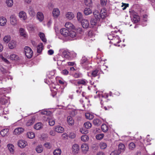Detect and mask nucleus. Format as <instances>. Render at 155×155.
<instances>
[{"instance_id":"7ed1b4c3","label":"nucleus","mask_w":155,"mask_h":155,"mask_svg":"<svg viewBox=\"0 0 155 155\" xmlns=\"http://www.w3.org/2000/svg\"><path fill=\"white\" fill-rule=\"evenodd\" d=\"M18 16L20 19L23 21H25L27 19L26 13L23 11H21L19 12L18 13Z\"/></svg>"},{"instance_id":"412c9836","label":"nucleus","mask_w":155,"mask_h":155,"mask_svg":"<svg viewBox=\"0 0 155 155\" xmlns=\"http://www.w3.org/2000/svg\"><path fill=\"white\" fill-rule=\"evenodd\" d=\"M93 14L94 17L97 20H100L101 18L100 12L97 10H94L93 12Z\"/></svg>"},{"instance_id":"dca6fc26","label":"nucleus","mask_w":155,"mask_h":155,"mask_svg":"<svg viewBox=\"0 0 155 155\" xmlns=\"http://www.w3.org/2000/svg\"><path fill=\"white\" fill-rule=\"evenodd\" d=\"M81 21V24L84 28H87L89 26V22L88 20L86 19H83Z\"/></svg>"},{"instance_id":"0e129e2a","label":"nucleus","mask_w":155,"mask_h":155,"mask_svg":"<svg viewBox=\"0 0 155 155\" xmlns=\"http://www.w3.org/2000/svg\"><path fill=\"white\" fill-rule=\"evenodd\" d=\"M97 19H92L91 20V25H95L97 22Z\"/></svg>"},{"instance_id":"bb28decb","label":"nucleus","mask_w":155,"mask_h":155,"mask_svg":"<svg viewBox=\"0 0 155 155\" xmlns=\"http://www.w3.org/2000/svg\"><path fill=\"white\" fill-rule=\"evenodd\" d=\"M16 42L15 41L12 40L8 44V46L9 48L12 49L15 48L16 45Z\"/></svg>"},{"instance_id":"c85d7f7f","label":"nucleus","mask_w":155,"mask_h":155,"mask_svg":"<svg viewBox=\"0 0 155 155\" xmlns=\"http://www.w3.org/2000/svg\"><path fill=\"white\" fill-rule=\"evenodd\" d=\"M65 26L68 29H74L75 27L70 22H67L65 25Z\"/></svg>"},{"instance_id":"ea45409f","label":"nucleus","mask_w":155,"mask_h":155,"mask_svg":"<svg viewBox=\"0 0 155 155\" xmlns=\"http://www.w3.org/2000/svg\"><path fill=\"white\" fill-rule=\"evenodd\" d=\"M43 48V46L42 43H40L37 47V51L38 53H41Z\"/></svg>"},{"instance_id":"338daca9","label":"nucleus","mask_w":155,"mask_h":155,"mask_svg":"<svg viewBox=\"0 0 155 155\" xmlns=\"http://www.w3.org/2000/svg\"><path fill=\"white\" fill-rule=\"evenodd\" d=\"M122 5L121 7H123L122 9L124 10L126 9V8L128 7L129 4H125L123 3H122Z\"/></svg>"},{"instance_id":"f3484780","label":"nucleus","mask_w":155,"mask_h":155,"mask_svg":"<svg viewBox=\"0 0 155 155\" xmlns=\"http://www.w3.org/2000/svg\"><path fill=\"white\" fill-rule=\"evenodd\" d=\"M8 97L3 96L0 97V104L4 105L8 102Z\"/></svg>"},{"instance_id":"4d7b16f0","label":"nucleus","mask_w":155,"mask_h":155,"mask_svg":"<svg viewBox=\"0 0 155 155\" xmlns=\"http://www.w3.org/2000/svg\"><path fill=\"white\" fill-rule=\"evenodd\" d=\"M101 129L103 132H106L108 130V127L106 125L103 124L101 126Z\"/></svg>"},{"instance_id":"2eb2a0df","label":"nucleus","mask_w":155,"mask_h":155,"mask_svg":"<svg viewBox=\"0 0 155 155\" xmlns=\"http://www.w3.org/2000/svg\"><path fill=\"white\" fill-rule=\"evenodd\" d=\"M77 81L78 84H82L84 86L87 85L88 83L87 81L84 79L78 80Z\"/></svg>"},{"instance_id":"39448f33","label":"nucleus","mask_w":155,"mask_h":155,"mask_svg":"<svg viewBox=\"0 0 155 155\" xmlns=\"http://www.w3.org/2000/svg\"><path fill=\"white\" fill-rule=\"evenodd\" d=\"M46 118L47 119L49 124L51 126H53L55 124V120L53 117L51 116H46Z\"/></svg>"},{"instance_id":"3c124183","label":"nucleus","mask_w":155,"mask_h":155,"mask_svg":"<svg viewBox=\"0 0 155 155\" xmlns=\"http://www.w3.org/2000/svg\"><path fill=\"white\" fill-rule=\"evenodd\" d=\"M93 123L95 125H98L101 124V122L98 119H95L93 121Z\"/></svg>"},{"instance_id":"423d86ee","label":"nucleus","mask_w":155,"mask_h":155,"mask_svg":"<svg viewBox=\"0 0 155 155\" xmlns=\"http://www.w3.org/2000/svg\"><path fill=\"white\" fill-rule=\"evenodd\" d=\"M88 59L87 58L85 57H82L81 60V63L84 68L88 69L85 66L86 64H88Z\"/></svg>"},{"instance_id":"c03bdc74","label":"nucleus","mask_w":155,"mask_h":155,"mask_svg":"<svg viewBox=\"0 0 155 155\" xmlns=\"http://www.w3.org/2000/svg\"><path fill=\"white\" fill-rule=\"evenodd\" d=\"M85 115L86 118L89 120H91L94 118L93 115L89 113H85Z\"/></svg>"},{"instance_id":"49530a36","label":"nucleus","mask_w":155,"mask_h":155,"mask_svg":"<svg viewBox=\"0 0 155 155\" xmlns=\"http://www.w3.org/2000/svg\"><path fill=\"white\" fill-rule=\"evenodd\" d=\"M70 53L66 51H64L63 52L62 56L65 58H68L69 57Z\"/></svg>"},{"instance_id":"5701e85b","label":"nucleus","mask_w":155,"mask_h":155,"mask_svg":"<svg viewBox=\"0 0 155 155\" xmlns=\"http://www.w3.org/2000/svg\"><path fill=\"white\" fill-rule=\"evenodd\" d=\"M27 145V142L24 140H21L18 142V145L21 148H24Z\"/></svg>"},{"instance_id":"a18cd8bd","label":"nucleus","mask_w":155,"mask_h":155,"mask_svg":"<svg viewBox=\"0 0 155 155\" xmlns=\"http://www.w3.org/2000/svg\"><path fill=\"white\" fill-rule=\"evenodd\" d=\"M11 39V37L10 35H7L5 36L3 38L4 41L6 43H8Z\"/></svg>"},{"instance_id":"f8f14e48","label":"nucleus","mask_w":155,"mask_h":155,"mask_svg":"<svg viewBox=\"0 0 155 155\" xmlns=\"http://www.w3.org/2000/svg\"><path fill=\"white\" fill-rule=\"evenodd\" d=\"M118 149L117 150L119 153L123 152L125 150V147L124 144L120 143L118 145Z\"/></svg>"},{"instance_id":"2f4dec72","label":"nucleus","mask_w":155,"mask_h":155,"mask_svg":"<svg viewBox=\"0 0 155 155\" xmlns=\"http://www.w3.org/2000/svg\"><path fill=\"white\" fill-rule=\"evenodd\" d=\"M67 121L69 125L72 126L74 124V120L72 117L71 116L67 117Z\"/></svg>"},{"instance_id":"f257e3e1","label":"nucleus","mask_w":155,"mask_h":155,"mask_svg":"<svg viewBox=\"0 0 155 155\" xmlns=\"http://www.w3.org/2000/svg\"><path fill=\"white\" fill-rule=\"evenodd\" d=\"M2 60L7 63L8 65L7 66H2L1 65H0V71L2 72L4 74H6L8 72L9 73L8 71V70L11 68V65L9 64V61L6 58H4L3 57H2Z\"/></svg>"},{"instance_id":"680f3d73","label":"nucleus","mask_w":155,"mask_h":155,"mask_svg":"<svg viewBox=\"0 0 155 155\" xmlns=\"http://www.w3.org/2000/svg\"><path fill=\"white\" fill-rule=\"evenodd\" d=\"M107 0H100L101 4L103 6H105L107 4Z\"/></svg>"},{"instance_id":"603ef678","label":"nucleus","mask_w":155,"mask_h":155,"mask_svg":"<svg viewBox=\"0 0 155 155\" xmlns=\"http://www.w3.org/2000/svg\"><path fill=\"white\" fill-rule=\"evenodd\" d=\"M84 126L86 128L89 129L91 127L92 125L91 123L87 122L84 123Z\"/></svg>"},{"instance_id":"f03ea898","label":"nucleus","mask_w":155,"mask_h":155,"mask_svg":"<svg viewBox=\"0 0 155 155\" xmlns=\"http://www.w3.org/2000/svg\"><path fill=\"white\" fill-rule=\"evenodd\" d=\"M25 54L28 58H31L33 54L31 49L28 47H25L24 48Z\"/></svg>"},{"instance_id":"4c0bfd02","label":"nucleus","mask_w":155,"mask_h":155,"mask_svg":"<svg viewBox=\"0 0 155 155\" xmlns=\"http://www.w3.org/2000/svg\"><path fill=\"white\" fill-rule=\"evenodd\" d=\"M69 35H68V38H74L76 35V33L73 30L69 31Z\"/></svg>"},{"instance_id":"13d9d810","label":"nucleus","mask_w":155,"mask_h":155,"mask_svg":"<svg viewBox=\"0 0 155 155\" xmlns=\"http://www.w3.org/2000/svg\"><path fill=\"white\" fill-rule=\"evenodd\" d=\"M104 137V135L103 134H97L96 136V138L98 140H101Z\"/></svg>"},{"instance_id":"e433bc0d","label":"nucleus","mask_w":155,"mask_h":155,"mask_svg":"<svg viewBox=\"0 0 155 155\" xmlns=\"http://www.w3.org/2000/svg\"><path fill=\"white\" fill-rule=\"evenodd\" d=\"M38 35L42 41L43 42H46L47 41V39L45 37V35L44 33L41 32H40Z\"/></svg>"},{"instance_id":"79ce46f5","label":"nucleus","mask_w":155,"mask_h":155,"mask_svg":"<svg viewBox=\"0 0 155 155\" xmlns=\"http://www.w3.org/2000/svg\"><path fill=\"white\" fill-rule=\"evenodd\" d=\"M27 135L28 137L30 139H33L34 138L35 136V133L32 132H28Z\"/></svg>"},{"instance_id":"393cba45","label":"nucleus","mask_w":155,"mask_h":155,"mask_svg":"<svg viewBox=\"0 0 155 155\" xmlns=\"http://www.w3.org/2000/svg\"><path fill=\"white\" fill-rule=\"evenodd\" d=\"M7 19L4 17H0V25L1 26H5L7 22Z\"/></svg>"},{"instance_id":"de8ad7c7","label":"nucleus","mask_w":155,"mask_h":155,"mask_svg":"<svg viewBox=\"0 0 155 155\" xmlns=\"http://www.w3.org/2000/svg\"><path fill=\"white\" fill-rule=\"evenodd\" d=\"M83 18V15L80 12H78L77 14V18L78 20L79 21H81Z\"/></svg>"},{"instance_id":"aec40b11","label":"nucleus","mask_w":155,"mask_h":155,"mask_svg":"<svg viewBox=\"0 0 155 155\" xmlns=\"http://www.w3.org/2000/svg\"><path fill=\"white\" fill-rule=\"evenodd\" d=\"M28 13L31 16H34L35 15V12L34 8L31 6H29L28 9Z\"/></svg>"},{"instance_id":"1a4fd4ad","label":"nucleus","mask_w":155,"mask_h":155,"mask_svg":"<svg viewBox=\"0 0 155 155\" xmlns=\"http://www.w3.org/2000/svg\"><path fill=\"white\" fill-rule=\"evenodd\" d=\"M19 33L20 35L23 37L26 38L28 37V34L25 30L22 28H20L19 29Z\"/></svg>"},{"instance_id":"0eeeda50","label":"nucleus","mask_w":155,"mask_h":155,"mask_svg":"<svg viewBox=\"0 0 155 155\" xmlns=\"http://www.w3.org/2000/svg\"><path fill=\"white\" fill-rule=\"evenodd\" d=\"M81 148L83 153H86L88 150L89 146L87 144L84 143L81 145Z\"/></svg>"},{"instance_id":"37998d69","label":"nucleus","mask_w":155,"mask_h":155,"mask_svg":"<svg viewBox=\"0 0 155 155\" xmlns=\"http://www.w3.org/2000/svg\"><path fill=\"white\" fill-rule=\"evenodd\" d=\"M61 153V149L58 148L54 150L53 152L54 155H60Z\"/></svg>"},{"instance_id":"72a5a7b5","label":"nucleus","mask_w":155,"mask_h":155,"mask_svg":"<svg viewBox=\"0 0 155 155\" xmlns=\"http://www.w3.org/2000/svg\"><path fill=\"white\" fill-rule=\"evenodd\" d=\"M84 13L85 15H87L91 14L92 12L91 10L89 8L86 7L84 8Z\"/></svg>"},{"instance_id":"774afa93","label":"nucleus","mask_w":155,"mask_h":155,"mask_svg":"<svg viewBox=\"0 0 155 155\" xmlns=\"http://www.w3.org/2000/svg\"><path fill=\"white\" fill-rule=\"evenodd\" d=\"M120 154L117 150H114L111 153L110 155H119Z\"/></svg>"},{"instance_id":"6ab92c4d","label":"nucleus","mask_w":155,"mask_h":155,"mask_svg":"<svg viewBox=\"0 0 155 155\" xmlns=\"http://www.w3.org/2000/svg\"><path fill=\"white\" fill-rule=\"evenodd\" d=\"M24 131V129L22 127H18L15 128L14 131V134L19 135Z\"/></svg>"},{"instance_id":"9b49d317","label":"nucleus","mask_w":155,"mask_h":155,"mask_svg":"<svg viewBox=\"0 0 155 155\" xmlns=\"http://www.w3.org/2000/svg\"><path fill=\"white\" fill-rule=\"evenodd\" d=\"M101 16L102 19H103L108 16L107 11L105 8H103L101 11Z\"/></svg>"},{"instance_id":"c756f323","label":"nucleus","mask_w":155,"mask_h":155,"mask_svg":"<svg viewBox=\"0 0 155 155\" xmlns=\"http://www.w3.org/2000/svg\"><path fill=\"white\" fill-rule=\"evenodd\" d=\"M43 127V125L41 123L38 122L35 124L34 127V128L36 130H39Z\"/></svg>"},{"instance_id":"052dcab7","label":"nucleus","mask_w":155,"mask_h":155,"mask_svg":"<svg viewBox=\"0 0 155 155\" xmlns=\"http://www.w3.org/2000/svg\"><path fill=\"white\" fill-rule=\"evenodd\" d=\"M45 147L48 149H50L51 147V144L49 143H46L44 144Z\"/></svg>"},{"instance_id":"a211bd4d","label":"nucleus","mask_w":155,"mask_h":155,"mask_svg":"<svg viewBox=\"0 0 155 155\" xmlns=\"http://www.w3.org/2000/svg\"><path fill=\"white\" fill-rule=\"evenodd\" d=\"M79 147L78 144H75L73 145L72 147V151L74 154L78 153L79 150Z\"/></svg>"},{"instance_id":"a19ab883","label":"nucleus","mask_w":155,"mask_h":155,"mask_svg":"<svg viewBox=\"0 0 155 155\" xmlns=\"http://www.w3.org/2000/svg\"><path fill=\"white\" fill-rule=\"evenodd\" d=\"M43 150V147L42 145H39L36 148V150L37 152L38 153H40L42 152Z\"/></svg>"},{"instance_id":"58836bf2","label":"nucleus","mask_w":155,"mask_h":155,"mask_svg":"<svg viewBox=\"0 0 155 155\" xmlns=\"http://www.w3.org/2000/svg\"><path fill=\"white\" fill-rule=\"evenodd\" d=\"M5 2L6 6L9 7H12L13 4V0H6Z\"/></svg>"},{"instance_id":"6e6d98bb","label":"nucleus","mask_w":155,"mask_h":155,"mask_svg":"<svg viewBox=\"0 0 155 155\" xmlns=\"http://www.w3.org/2000/svg\"><path fill=\"white\" fill-rule=\"evenodd\" d=\"M41 113L42 114L45 115L44 117L46 118V116L48 115L50 113V112L49 111L43 110L41 112Z\"/></svg>"},{"instance_id":"b1692460","label":"nucleus","mask_w":155,"mask_h":155,"mask_svg":"<svg viewBox=\"0 0 155 155\" xmlns=\"http://www.w3.org/2000/svg\"><path fill=\"white\" fill-rule=\"evenodd\" d=\"M35 119L34 117H31L26 123V125L27 126H30L32 125L35 123Z\"/></svg>"},{"instance_id":"6e6552de","label":"nucleus","mask_w":155,"mask_h":155,"mask_svg":"<svg viewBox=\"0 0 155 155\" xmlns=\"http://www.w3.org/2000/svg\"><path fill=\"white\" fill-rule=\"evenodd\" d=\"M44 16L43 13L40 12H38L36 14V18L39 21L42 22L44 19Z\"/></svg>"},{"instance_id":"4468645a","label":"nucleus","mask_w":155,"mask_h":155,"mask_svg":"<svg viewBox=\"0 0 155 155\" xmlns=\"http://www.w3.org/2000/svg\"><path fill=\"white\" fill-rule=\"evenodd\" d=\"M1 136L3 137H7L9 134V130L8 129H5L2 130L0 132Z\"/></svg>"},{"instance_id":"a878e982","label":"nucleus","mask_w":155,"mask_h":155,"mask_svg":"<svg viewBox=\"0 0 155 155\" xmlns=\"http://www.w3.org/2000/svg\"><path fill=\"white\" fill-rule=\"evenodd\" d=\"M66 18L69 20L73 19L74 17V14L71 12H67L65 15Z\"/></svg>"},{"instance_id":"cd10ccee","label":"nucleus","mask_w":155,"mask_h":155,"mask_svg":"<svg viewBox=\"0 0 155 155\" xmlns=\"http://www.w3.org/2000/svg\"><path fill=\"white\" fill-rule=\"evenodd\" d=\"M7 57L9 58H10L12 60L17 61L19 59L18 56L16 54H11L10 56H7Z\"/></svg>"},{"instance_id":"7c9ffc66","label":"nucleus","mask_w":155,"mask_h":155,"mask_svg":"<svg viewBox=\"0 0 155 155\" xmlns=\"http://www.w3.org/2000/svg\"><path fill=\"white\" fill-rule=\"evenodd\" d=\"M54 130L56 132L59 133H63L64 131V129L61 126H57L55 127Z\"/></svg>"},{"instance_id":"473e14b6","label":"nucleus","mask_w":155,"mask_h":155,"mask_svg":"<svg viewBox=\"0 0 155 155\" xmlns=\"http://www.w3.org/2000/svg\"><path fill=\"white\" fill-rule=\"evenodd\" d=\"M95 35L94 33L92 31H89L88 33V36L89 38L87 40L88 41L90 42L92 40V39H90V38L93 37Z\"/></svg>"},{"instance_id":"8fccbe9b","label":"nucleus","mask_w":155,"mask_h":155,"mask_svg":"<svg viewBox=\"0 0 155 155\" xmlns=\"http://www.w3.org/2000/svg\"><path fill=\"white\" fill-rule=\"evenodd\" d=\"M99 146L101 149H104L106 148L107 145L105 143L101 142L99 144Z\"/></svg>"},{"instance_id":"e2e57ef3","label":"nucleus","mask_w":155,"mask_h":155,"mask_svg":"<svg viewBox=\"0 0 155 155\" xmlns=\"http://www.w3.org/2000/svg\"><path fill=\"white\" fill-rule=\"evenodd\" d=\"M98 71L97 70H95L92 71L91 73V75L92 76L94 77H95L97 75V73Z\"/></svg>"},{"instance_id":"c9c22d12","label":"nucleus","mask_w":155,"mask_h":155,"mask_svg":"<svg viewBox=\"0 0 155 155\" xmlns=\"http://www.w3.org/2000/svg\"><path fill=\"white\" fill-rule=\"evenodd\" d=\"M84 3L87 6L89 7H92L93 3L91 0H84Z\"/></svg>"},{"instance_id":"ddd939ff","label":"nucleus","mask_w":155,"mask_h":155,"mask_svg":"<svg viewBox=\"0 0 155 155\" xmlns=\"http://www.w3.org/2000/svg\"><path fill=\"white\" fill-rule=\"evenodd\" d=\"M8 149L9 152L11 154H14L15 152V148L13 144L8 143L7 145Z\"/></svg>"},{"instance_id":"864d4df0","label":"nucleus","mask_w":155,"mask_h":155,"mask_svg":"<svg viewBox=\"0 0 155 155\" xmlns=\"http://www.w3.org/2000/svg\"><path fill=\"white\" fill-rule=\"evenodd\" d=\"M133 19L135 23L137 22L140 20L139 17L137 15H135L133 16Z\"/></svg>"},{"instance_id":"20e7f679","label":"nucleus","mask_w":155,"mask_h":155,"mask_svg":"<svg viewBox=\"0 0 155 155\" xmlns=\"http://www.w3.org/2000/svg\"><path fill=\"white\" fill-rule=\"evenodd\" d=\"M10 21L11 25L14 26L17 24V21L16 16L15 15H12L10 17Z\"/></svg>"},{"instance_id":"bf43d9fd","label":"nucleus","mask_w":155,"mask_h":155,"mask_svg":"<svg viewBox=\"0 0 155 155\" xmlns=\"http://www.w3.org/2000/svg\"><path fill=\"white\" fill-rule=\"evenodd\" d=\"M80 132L83 134H86L88 133L87 130L86 129H84L83 128H81L80 129Z\"/></svg>"},{"instance_id":"5fc2aeb1","label":"nucleus","mask_w":155,"mask_h":155,"mask_svg":"<svg viewBox=\"0 0 155 155\" xmlns=\"http://www.w3.org/2000/svg\"><path fill=\"white\" fill-rule=\"evenodd\" d=\"M88 137L86 135H84L81 137V140L84 142H85L88 140Z\"/></svg>"},{"instance_id":"f704fd0d","label":"nucleus","mask_w":155,"mask_h":155,"mask_svg":"<svg viewBox=\"0 0 155 155\" xmlns=\"http://www.w3.org/2000/svg\"><path fill=\"white\" fill-rule=\"evenodd\" d=\"M108 38L110 40H118L117 42H119L120 41L119 40V37L117 35L113 36L111 35H110L108 36Z\"/></svg>"},{"instance_id":"9d476101","label":"nucleus","mask_w":155,"mask_h":155,"mask_svg":"<svg viewBox=\"0 0 155 155\" xmlns=\"http://www.w3.org/2000/svg\"><path fill=\"white\" fill-rule=\"evenodd\" d=\"M52 13L53 17L55 18H57L59 15L60 12L58 8H55L53 9Z\"/></svg>"},{"instance_id":"4be33fe9","label":"nucleus","mask_w":155,"mask_h":155,"mask_svg":"<svg viewBox=\"0 0 155 155\" xmlns=\"http://www.w3.org/2000/svg\"><path fill=\"white\" fill-rule=\"evenodd\" d=\"M60 33L63 35L64 37H68V35H69V31L67 30L66 28H64L61 29L60 30Z\"/></svg>"},{"instance_id":"09e8293b","label":"nucleus","mask_w":155,"mask_h":155,"mask_svg":"<svg viewBox=\"0 0 155 155\" xmlns=\"http://www.w3.org/2000/svg\"><path fill=\"white\" fill-rule=\"evenodd\" d=\"M129 149L130 150H133L135 147V144L133 142L130 143L128 145Z\"/></svg>"},{"instance_id":"69168bd1","label":"nucleus","mask_w":155,"mask_h":155,"mask_svg":"<svg viewBox=\"0 0 155 155\" xmlns=\"http://www.w3.org/2000/svg\"><path fill=\"white\" fill-rule=\"evenodd\" d=\"M69 136L71 138H74L76 137V134L73 132H71L70 133Z\"/></svg>"}]
</instances>
